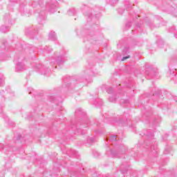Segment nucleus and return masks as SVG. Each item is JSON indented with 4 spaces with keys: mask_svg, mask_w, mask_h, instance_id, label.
Returning <instances> with one entry per match:
<instances>
[{
    "mask_svg": "<svg viewBox=\"0 0 177 177\" xmlns=\"http://www.w3.org/2000/svg\"><path fill=\"white\" fill-rule=\"evenodd\" d=\"M17 70L18 71H23V70H26V68H24V64L21 62L18 63L17 64Z\"/></svg>",
    "mask_w": 177,
    "mask_h": 177,
    "instance_id": "1",
    "label": "nucleus"
},
{
    "mask_svg": "<svg viewBox=\"0 0 177 177\" xmlns=\"http://www.w3.org/2000/svg\"><path fill=\"white\" fill-rule=\"evenodd\" d=\"M48 37L49 39H51V41H56V33L55 32H50Z\"/></svg>",
    "mask_w": 177,
    "mask_h": 177,
    "instance_id": "2",
    "label": "nucleus"
},
{
    "mask_svg": "<svg viewBox=\"0 0 177 177\" xmlns=\"http://www.w3.org/2000/svg\"><path fill=\"white\" fill-rule=\"evenodd\" d=\"M1 32H8L9 31V26H1L0 28Z\"/></svg>",
    "mask_w": 177,
    "mask_h": 177,
    "instance_id": "3",
    "label": "nucleus"
},
{
    "mask_svg": "<svg viewBox=\"0 0 177 177\" xmlns=\"http://www.w3.org/2000/svg\"><path fill=\"white\" fill-rule=\"evenodd\" d=\"M63 56L58 57L57 59H56V63L57 64L58 66H62L63 64Z\"/></svg>",
    "mask_w": 177,
    "mask_h": 177,
    "instance_id": "4",
    "label": "nucleus"
},
{
    "mask_svg": "<svg viewBox=\"0 0 177 177\" xmlns=\"http://www.w3.org/2000/svg\"><path fill=\"white\" fill-rule=\"evenodd\" d=\"M50 12L55 13L56 12V6H50V9L48 10Z\"/></svg>",
    "mask_w": 177,
    "mask_h": 177,
    "instance_id": "5",
    "label": "nucleus"
},
{
    "mask_svg": "<svg viewBox=\"0 0 177 177\" xmlns=\"http://www.w3.org/2000/svg\"><path fill=\"white\" fill-rule=\"evenodd\" d=\"M110 140H112V142H115L117 140V136H112L110 137Z\"/></svg>",
    "mask_w": 177,
    "mask_h": 177,
    "instance_id": "6",
    "label": "nucleus"
},
{
    "mask_svg": "<svg viewBox=\"0 0 177 177\" xmlns=\"http://www.w3.org/2000/svg\"><path fill=\"white\" fill-rule=\"evenodd\" d=\"M109 102H111V103L115 102V98L114 97H109Z\"/></svg>",
    "mask_w": 177,
    "mask_h": 177,
    "instance_id": "7",
    "label": "nucleus"
},
{
    "mask_svg": "<svg viewBox=\"0 0 177 177\" xmlns=\"http://www.w3.org/2000/svg\"><path fill=\"white\" fill-rule=\"evenodd\" d=\"M129 57H131V56H126V57H123L122 59V62H124V60H127V59H129Z\"/></svg>",
    "mask_w": 177,
    "mask_h": 177,
    "instance_id": "8",
    "label": "nucleus"
},
{
    "mask_svg": "<svg viewBox=\"0 0 177 177\" xmlns=\"http://www.w3.org/2000/svg\"><path fill=\"white\" fill-rule=\"evenodd\" d=\"M131 27V23H127L126 24V30H128V28H129Z\"/></svg>",
    "mask_w": 177,
    "mask_h": 177,
    "instance_id": "9",
    "label": "nucleus"
},
{
    "mask_svg": "<svg viewBox=\"0 0 177 177\" xmlns=\"http://www.w3.org/2000/svg\"><path fill=\"white\" fill-rule=\"evenodd\" d=\"M68 14L69 15V16H71V15H74V12H71V10H69L68 11Z\"/></svg>",
    "mask_w": 177,
    "mask_h": 177,
    "instance_id": "10",
    "label": "nucleus"
},
{
    "mask_svg": "<svg viewBox=\"0 0 177 177\" xmlns=\"http://www.w3.org/2000/svg\"><path fill=\"white\" fill-rule=\"evenodd\" d=\"M3 149V144L0 143V150H2Z\"/></svg>",
    "mask_w": 177,
    "mask_h": 177,
    "instance_id": "11",
    "label": "nucleus"
},
{
    "mask_svg": "<svg viewBox=\"0 0 177 177\" xmlns=\"http://www.w3.org/2000/svg\"><path fill=\"white\" fill-rule=\"evenodd\" d=\"M48 52H52V48L50 47H48Z\"/></svg>",
    "mask_w": 177,
    "mask_h": 177,
    "instance_id": "12",
    "label": "nucleus"
},
{
    "mask_svg": "<svg viewBox=\"0 0 177 177\" xmlns=\"http://www.w3.org/2000/svg\"><path fill=\"white\" fill-rule=\"evenodd\" d=\"M108 93H111V88L107 90Z\"/></svg>",
    "mask_w": 177,
    "mask_h": 177,
    "instance_id": "13",
    "label": "nucleus"
}]
</instances>
